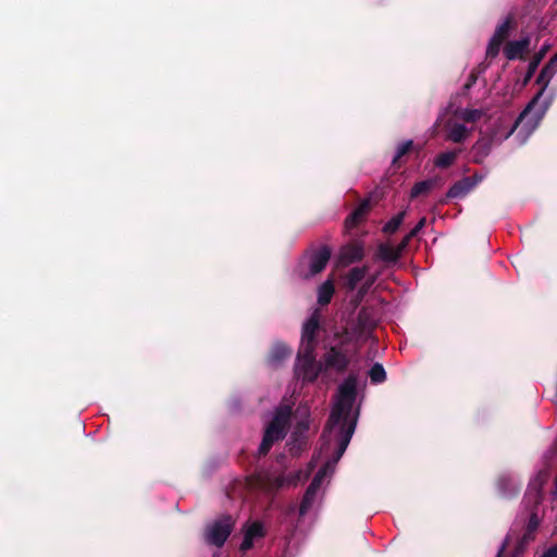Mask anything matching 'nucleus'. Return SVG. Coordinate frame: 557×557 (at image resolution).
I'll use <instances>...</instances> for the list:
<instances>
[{"mask_svg": "<svg viewBox=\"0 0 557 557\" xmlns=\"http://www.w3.org/2000/svg\"><path fill=\"white\" fill-rule=\"evenodd\" d=\"M296 372L302 376V380L309 383L314 382L321 373H324L322 361H302L297 362Z\"/></svg>", "mask_w": 557, "mask_h": 557, "instance_id": "13", "label": "nucleus"}, {"mask_svg": "<svg viewBox=\"0 0 557 557\" xmlns=\"http://www.w3.org/2000/svg\"><path fill=\"white\" fill-rule=\"evenodd\" d=\"M292 417L289 406H281L276 409L273 419L265 428L264 434L274 438L275 442L283 440Z\"/></svg>", "mask_w": 557, "mask_h": 557, "instance_id": "6", "label": "nucleus"}, {"mask_svg": "<svg viewBox=\"0 0 557 557\" xmlns=\"http://www.w3.org/2000/svg\"><path fill=\"white\" fill-rule=\"evenodd\" d=\"M320 329V320L317 313H313L302 325L301 341L317 343V335Z\"/></svg>", "mask_w": 557, "mask_h": 557, "instance_id": "17", "label": "nucleus"}, {"mask_svg": "<svg viewBox=\"0 0 557 557\" xmlns=\"http://www.w3.org/2000/svg\"><path fill=\"white\" fill-rule=\"evenodd\" d=\"M234 527L235 519L231 515L221 516L206 528V543L218 548L222 547L233 532Z\"/></svg>", "mask_w": 557, "mask_h": 557, "instance_id": "4", "label": "nucleus"}, {"mask_svg": "<svg viewBox=\"0 0 557 557\" xmlns=\"http://www.w3.org/2000/svg\"><path fill=\"white\" fill-rule=\"evenodd\" d=\"M531 38L525 36L519 40L508 41L504 48V54L509 60H524L530 50Z\"/></svg>", "mask_w": 557, "mask_h": 557, "instance_id": "10", "label": "nucleus"}, {"mask_svg": "<svg viewBox=\"0 0 557 557\" xmlns=\"http://www.w3.org/2000/svg\"><path fill=\"white\" fill-rule=\"evenodd\" d=\"M412 148H413V141L411 139L406 140L403 144H400L397 148V151H396L394 158H393V161H392L393 165H395V166L398 165L399 160L404 156L409 153L412 150Z\"/></svg>", "mask_w": 557, "mask_h": 557, "instance_id": "32", "label": "nucleus"}, {"mask_svg": "<svg viewBox=\"0 0 557 557\" xmlns=\"http://www.w3.org/2000/svg\"><path fill=\"white\" fill-rule=\"evenodd\" d=\"M530 517L527 525V534H531L536 531L540 525V518L537 516V511L530 510Z\"/></svg>", "mask_w": 557, "mask_h": 557, "instance_id": "37", "label": "nucleus"}, {"mask_svg": "<svg viewBox=\"0 0 557 557\" xmlns=\"http://www.w3.org/2000/svg\"><path fill=\"white\" fill-rule=\"evenodd\" d=\"M435 183L436 181L432 178L416 183L411 188L410 197L417 198L421 195H426L435 186Z\"/></svg>", "mask_w": 557, "mask_h": 557, "instance_id": "27", "label": "nucleus"}, {"mask_svg": "<svg viewBox=\"0 0 557 557\" xmlns=\"http://www.w3.org/2000/svg\"><path fill=\"white\" fill-rule=\"evenodd\" d=\"M497 484L502 496L505 498H511L518 495L520 491V486L517 482L509 476H500Z\"/></svg>", "mask_w": 557, "mask_h": 557, "instance_id": "19", "label": "nucleus"}, {"mask_svg": "<svg viewBox=\"0 0 557 557\" xmlns=\"http://www.w3.org/2000/svg\"><path fill=\"white\" fill-rule=\"evenodd\" d=\"M404 250L405 249H400V244H398L397 247H393L387 244H381L377 248L376 255L381 260L385 262H396L400 258Z\"/></svg>", "mask_w": 557, "mask_h": 557, "instance_id": "18", "label": "nucleus"}, {"mask_svg": "<svg viewBox=\"0 0 557 557\" xmlns=\"http://www.w3.org/2000/svg\"><path fill=\"white\" fill-rule=\"evenodd\" d=\"M339 459H336V448L334 449L332 456L325 461V463L322 466V468L317 472V474L313 476L312 481L308 485L300 506H299V515L305 516L308 510L311 508L315 495L318 491L320 490V486L322 484V481L329 473V471H333L335 465L338 462Z\"/></svg>", "mask_w": 557, "mask_h": 557, "instance_id": "3", "label": "nucleus"}, {"mask_svg": "<svg viewBox=\"0 0 557 557\" xmlns=\"http://www.w3.org/2000/svg\"><path fill=\"white\" fill-rule=\"evenodd\" d=\"M369 376L373 384H381L386 381V371L381 363L376 362L370 369Z\"/></svg>", "mask_w": 557, "mask_h": 557, "instance_id": "30", "label": "nucleus"}, {"mask_svg": "<svg viewBox=\"0 0 557 557\" xmlns=\"http://www.w3.org/2000/svg\"><path fill=\"white\" fill-rule=\"evenodd\" d=\"M252 546H253V540L248 537L246 534H244V540L239 546V549L245 553V552L251 549Z\"/></svg>", "mask_w": 557, "mask_h": 557, "instance_id": "38", "label": "nucleus"}, {"mask_svg": "<svg viewBox=\"0 0 557 557\" xmlns=\"http://www.w3.org/2000/svg\"><path fill=\"white\" fill-rule=\"evenodd\" d=\"M366 271H367L366 267L352 268L347 275V281H346L347 288L350 290H354L357 287L358 283L363 280V277L366 275Z\"/></svg>", "mask_w": 557, "mask_h": 557, "instance_id": "24", "label": "nucleus"}, {"mask_svg": "<svg viewBox=\"0 0 557 557\" xmlns=\"http://www.w3.org/2000/svg\"><path fill=\"white\" fill-rule=\"evenodd\" d=\"M468 136V128L463 124H454L447 134V139L453 143H462Z\"/></svg>", "mask_w": 557, "mask_h": 557, "instance_id": "25", "label": "nucleus"}, {"mask_svg": "<svg viewBox=\"0 0 557 557\" xmlns=\"http://www.w3.org/2000/svg\"><path fill=\"white\" fill-rule=\"evenodd\" d=\"M315 348H317V343L301 341L300 347L297 352V362L314 360L315 359Z\"/></svg>", "mask_w": 557, "mask_h": 557, "instance_id": "23", "label": "nucleus"}, {"mask_svg": "<svg viewBox=\"0 0 557 557\" xmlns=\"http://www.w3.org/2000/svg\"><path fill=\"white\" fill-rule=\"evenodd\" d=\"M515 125L516 122L509 128H507L504 126V123L502 121H498L493 125L488 134L496 132L497 138L495 139V143H502L503 140L509 138L513 134V132L519 127L518 125L509 135H507Z\"/></svg>", "mask_w": 557, "mask_h": 557, "instance_id": "28", "label": "nucleus"}, {"mask_svg": "<svg viewBox=\"0 0 557 557\" xmlns=\"http://www.w3.org/2000/svg\"><path fill=\"white\" fill-rule=\"evenodd\" d=\"M245 534L255 540L265 536V530L260 521H253L245 531Z\"/></svg>", "mask_w": 557, "mask_h": 557, "instance_id": "31", "label": "nucleus"}, {"mask_svg": "<svg viewBox=\"0 0 557 557\" xmlns=\"http://www.w3.org/2000/svg\"><path fill=\"white\" fill-rule=\"evenodd\" d=\"M372 209L370 199H363L356 209L346 218L345 226L347 228L356 227L359 225L369 214Z\"/></svg>", "mask_w": 557, "mask_h": 557, "instance_id": "16", "label": "nucleus"}, {"mask_svg": "<svg viewBox=\"0 0 557 557\" xmlns=\"http://www.w3.org/2000/svg\"><path fill=\"white\" fill-rule=\"evenodd\" d=\"M457 156V150L442 152L436 157L434 164L440 169H447L455 162Z\"/></svg>", "mask_w": 557, "mask_h": 557, "instance_id": "26", "label": "nucleus"}, {"mask_svg": "<svg viewBox=\"0 0 557 557\" xmlns=\"http://www.w3.org/2000/svg\"><path fill=\"white\" fill-rule=\"evenodd\" d=\"M332 256V250L329 246L324 245L317 250L310 252L309 259V272L304 275L308 278L321 273L326 264L329 263Z\"/></svg>", "mask_w": 557, "mask_h": 557, "instance_id": "8", "label": "nucleus"}, {"mask_svg": "<svg viewBox=\"0 0 557 557\" xmlns=\"http://www.w3.org/2000/svg\"><path fill=\"white\" fill-rule=\"evenodd\" d=\"M425 218L420 219V221L417 223V225L400 240V249H406L409 245L410 240L418 235V233L424 227L425 225Z\"/></svg>", "mask_w": 557, "mask_h": 557, "instance_id": "33", "label": "nucleus"}, {"mask_svg": "<svg viewBox=\"0 0 557 557\" xmlns=\"http://www.w3.org/2000/svg\"><path fill=\"white\" fill-rule=\"evenodd\" d=\"M504 550H505V544H504V545H502V547L499 548V550H498V553H497L496 557H503V553H504Z\"/></svg>", "mask_w": 557, "mask_h": 557, "instance_id": "42", "label": "nucleus"}, {"mask_svg": "<svg viewBox=\"0 0 557 557\" xmlns=\"http://www.w3.org/2000/svg\"><path fill=\"white\" fill-rule=\"evenodd\" d=\"M497 138V133L493 132L487 136L479 138L472 146L473 162L476 164L483 163L485 158L490 154L492 146Z\"/></svg>", "mask_w": 557, "mask_h": 557, "instance_id": "11", "label": "nucleus"}, {"mask_svg": "<svg viewBox=\"0 0 557 557\" xmlns=\"http://www.w3.org/2000/svg\"><path fill=\"white\" fill-rule=\"evenodd\" d=\"M377 317L374 308L362 307L357 315L356 324L352 329V335L357 338L369 337L376 327Z\"/></svg>", "mask_w": 557, "mask_h": 557, "instance_id": "7", "label": "nucleus"}, {"mask_svg": "<svg viewBox=\"0 0 557 557\" xmlns=\"http://www.w3.org/2000/svg\"><path fill=\"white\" fill-rule=\"evenodd\" d=\"M350 341V337L343 338L339 346H331L323 355L322 364L325 372L329 370H335L338 373H344L348 369L350 358L343 350L342 346L348 344Z\"/></svg>", "mask_w": 557, "mask_h": 557, "instance_id": "5", "label": "nucleus"}, {"mask_svg": "<svg viewBox=\"0 0 557 557\" xmlns=\"http://www.w3.org/2000/svg\"><path fill=\"white\" fill-rule=\"evenodd\" d=\"M476 82V75L475 74H470V76L468 77V81L467 83L465 84V88L466 89H470Z\"/></svg>", "mask_w": 557, "mask_h": 557, "instance_id": "40", "label": "nucleus"}, {"mask_svg": "<svg viewBox=\"0 0 557 557\" xmlns=\"http://www.w3.org/2000/svg\"><path fill=\"white\" fill-rule=\"evenodd\" d=\"M357 376L349 374L338 387V399L333 407L320 436V454L327 455L333 440L336 442V459L346 451L357 425V416H351L357 397Z\"/></svg>", "mask_w": 557, "mask_h": 557, "instance_id": "1", "label": "nucleus"}, {"mask_svg": "<svg viewBox=\"0 0 557 557\" xmlns=\"http://www.w3.org/2000/svg\"><path fill=\"white\" fill-rule=\"evenodd\" d=\"M516 23L512 15H508L506 20L496 27L492 38L497 41L504 42L510 35L511 29H513Z\"/></svg>", "mask_w": 557, "mask_h": 557, "instance_id": "20", "label": "nucleus"}, {"mask_svg": "<svg viewBox=\"0 0 557 557\" xmlns=\"http://www.w3.org/2000/svg\"><path fill=\"white\" fill-rule=\"evenodd\" d=\"M547 49H548V47H543L539 52H536L533 55L532 60L530 61V63L528 65L527 73L523 78V85H527L532 79L540 63L542 62L543 58L545 57Z\"/></svg>", "mask_w": 557, "mask_h": 557, "instance_id": "22", "label": "nucleus"}, {"mask_svg": "<svg viewBox=\"0 0 557 557\" xmlns=\"http://www.w3.org/2000/svg\"><path fill=\"white\" fill-rule=\"evenodd\" d=\"M476 182L478 181L472 177H463L457 181L448 189L446 199L442 200V202H446L447 199L465 197L476 185Z\"/></svg>", "mask_w": 557, "mask_h": 557, "instance_id": "15", "label": "nucleus"}, {"mask_svg": "<svg viewBox=\"0 0 557 557\" xmlns=\"http://www.w3.org/2000/svg\"><path fill=\"white\" fill-rule=\"evenodd\" d=\"M274 443H275V441H274L273 437H271V436H269V435L263 433V437H262L261 444H260V446L258 448V456L259 457L265 456L270 451V449H271V447L273 446Z\"/></svg>", "mask_w": 557, "mask_h": 557, "instance_id": "34", "label": "nucleus"}, {"mask_svg": "<svg viewBox=\"0 0 557 557\" xmlns=\"http://www.w3.org/2000/svg\"><path fill=\"white\" fill-rule=\"evenodd\" d=\"M364 256V247L360 240H351L344 245L338 255V263L347 267L360 261Z\"/></svg>", "mask_w": 557, "mask_h": 557, "instance_id": "9", "label": "nucleus"}, {"mask_svg": "<svg viewBox=\"0 0 557 557\" xmlns=\"http://www.w3.org/2000/svg\"><path fill=\"white\" fill-rule=\"evenodd\" d=\"M406 216V211H400L396 215H394L389 221L385 223L383 226V232L385 234H394L398 231L400 225L403 224Z\"/></svg>", "mask_w": 557, "mask_h": 557, "instance_id": "29", "label": "nucleus"}, {"mask_svg": "<svg viewBox=\"0 0 557 557\" xmlns=\"http://www.w3.org/2000/svg\"><path fill=\"white\" fill-rule=\"evenodd\" d=\"M335 293L334 283L332 280H326L318 289V302L321 306H326L331 302Z\"/></svg>", "mask_w": 557, "mask_h": 557, "instance_id": "21", "label": "nucleus"}, {"mask_svg": "<svg viewBox=\"0 0 557 557\" xmlns=\"http://www.w3.org/2000/svg\"><path fill=\"white\" fill-rule=\"evenodd\" d=\"M557 72V52L549 59V61L543 66L539 76L536 77L535 83L541 86L540 90L533 97V99L529 102V104L524 108V110L518 115L516 119V125L507 134L509 135L518 125H520L527 116L530 114L533 106L539 101V99L544 94L545 89L548 87L552 78Z\"/></svg>", "mask_w": 557, "mask_h": 557, "instance_id": "2", "label": "nucleus"}, {"mask_svg": "<svg viewBox=\"0 0 557 557\" xmlns=\"http://www.w3.org/2000/svg\"><path fill=\"white\" fill-rule=\"evenodd\" d=\"M372 283H373V281H371V282H369V283L364 284V285L359 289V292H358V298H359V299H361V298L366 295V293H367L368 288L371 286V284H372Z\"/></svg>", "mask_w": 557, "mask_h": 557, "instance_id": "41", "label": "nucleus"}, {"mask_svg": "<svg viewBox=\"0 0 557 557\" xmlns=\"http://www.w3.org/2000/svg\"><path fill=\"white\" fill-rule=\"evenodd\" d=\"M502 45V41H497L496 39L491 38L486 49V58H496L499 53Z\"/></svg>", "mask_w": 557, "mask_h": 557, "instance_id": "35", "label": "nucleus"}, {"mask_svg": "<svg viewBox=\"0 0 557 557\" xmlns=\"http://www.w3.org/2000/svg\"><path fill=\"white\" fill-rule=\"evenodd\" d=\"M290 355L292 349L286 344L282 342L274 343L267 356V363L272 368H278Z\"/></svg>", "mask_w": 557, "mask_h": 557, "instance_id": "14", "label": "nucleus"}, {"mask_svg": "<svg viewBox=\"0 0 557 557\" xmlns=\"http://www.w3.org/2000/svg\"><path fill=\"white\" fill-rule=\"evenodd\" d=\"M542 557H557V544L545 550Z\"/></svg>", "mask_w": 557, "mask_h": 557, "instance_id": "39", "label": "nucleus"}, {"mask_svg": "<svg viewBox=\"0 0 557 557\" xmlns=\"http://www.w3.org/2000/svg\"><path fill=\"white\" fill-rule=\"evenodd\" d=\"M482 116V111L476 109H466L461 113V119L465 122L471 123L478 121Z\"/></svg>", "mask_w": 557, "mask_h": 557, "instance_id": "36", "label": "nucleus"}, {"mask_svg": "<svg viewBox=\"0 0 557 557\" xmlns=\"http://www.w3.org/2000/svg\"><path fill=\"white\" fill-rule=\"evenodd\" d=\"M543 481L537 478L531 482L524 495V503L529 510L537 511L539 506L544 499Z\"/></svg>", "mask_w": 557, "mask_h": 557, "instance_id": "12", "label": "nucleus"}]
</instances>
